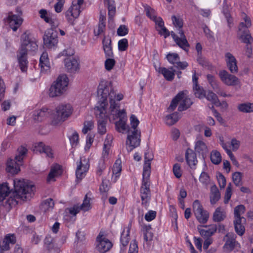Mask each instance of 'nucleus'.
Instances as JSON below:
<instances>
[{
	"label": "nucleus",
	"mask_w": 253,
	"mask_h": 253,
	"mask_svg": "<svg viewBox=\"0 0 253 253\" xmlns=\"http://www.w3.org/2000/svg\"><path fill=\"white\" fill-rule=\"evenodd\" d=\"M99 95L101 96L100 101H101L100 106H98L97 109L103 114L102 109L104 110V107H106L107 105V97H109L110 99V107L109 109V114L112 116L113 120L120 118L119 121L115 123L116 129L119 132L123 133L127 128L126 121V113L125 110H119V105L117 103H115L114 98L115 97V93L112 90V88L109 84L105 82H102L99 88Z\"/></svg>",
	"instance_id": "obj_1"
},
{
	"label": "nucleus",
	"mask_w": 253,
	"mask_h": 253,
	"mask_svg": "<svg viewBox=\"0 0 253 253\" xmlns=\"http://www.w3.org/2000/svg\"><path fill=\"white\" fill-rule=\"evenodd\" d=\"M13 183L14 191H10L7 183L0 185V202L8 196L5 202V206L8 209L16 206L19 200H29L35 189L34 185L24 180L15 179Z\"/></svg>",
	"instance_id": "obj_2"
},
{
	"label": "nucleus",
	"mask_w": 253,
	"mask_h": 253,
	"mask_svg": "<svg viewBox=\"0 0 253 253\" xmlns=\"http://www.w3.org/2000/svg\"><path fill=\"white\" fill-rule=\"evenodd\" d=\"M38 49L37 42L30 34L24 33L21 36V45L17 55L20 68L22 72L27 68V54L28 50L35 51Z\"/></svg>",
	"instance_id": "obj_3"
},
{
	"label": "nucleus",
	"mask_w": 253,
	"mask_h": 253,
	"mask_svg": "<svg viewBox=\"0 0 253 253\" xmlns=\"http://www.w3.org/2000/svg\"><path fill=\"white\" fill-rule=\"evenodd\" d=\"M131 128L128 130V134L126 141V146L128 152L139 146L141 141V131L137 127L139 123V120L134 115L130 118Z\"/></svg>",
	"instance_id": "obj_4"
},
{
	"label": "nucleus",
	"mask_w": 253,
	"mask_h": 253,
	"mask_svg": "<svg viewBox=\"0 0 253 253\" xmlns=\"http://www.w3.org/2000/svg\"><path fill=\"white\" fill-rule=\"evenodd\" d=\"M171 19L174 26L178 28V34L179 35V37L177 36L173 31H171L170 33L171 36L180 47L185 51H188V47L189 46V44L184 34V32L181 29L183 26L182 19L179 17H177L175 15H172Z\"/></svg>",
	"instance_id": "obj_5"
},
{
	"label": "nucleus",
	"mask_w": 253,
	"mask_h": 253,
	"mask_svg": "<svg viewBox=\"0 0 253 253\" xmlns=\"http://www.w3.org/2000/svg\"><path fill=\"white\" fill-rule=\"evenodd\" d=\"M68 78L65 75L59 76L49 89L48 95L50 97L62 95L67 90Z\"/></svg>",
	"instance_id": "obj_6"
},
{
	"label": "nucleus",
	"mask_w": 253,
	"mask_h": 253,
	"mask_svg": "<svg viewBox=\"0 0 253 253\" xmlns=\"http://www.w3.org/2000/svg\"><path fill=\"white\" fill-rule=\"evenodd\" d=\"M186 92H187L186 90L181 91L175 96L172 100L170 105L168 108L169 111H173L176 108L178 104H179L178 108L179 111L185 110L190 107L193 102L191 101V99L186 95Z\"/></svg>",
	"instance_id": "obj_7"
},
{
	"label": "nucleus",
	"mask_w": 253,
	"mask_h": 253,
	"mask_svg": "<svg viewBox=\"0 0 253 253\" xmlns=\"http://www.w3.org/2000/svg\"><path fill=\"white\" fill-rule=\"evenodd\" d=\"M27 150L23 147H21L17 150V154L14 159H9L6 163V170L7 172L15 174L20 170V164L23 159V157L26 154Z\"/></svg>",
	"instance_id": "obj_8"
},
{
	"label": "nucleus",
	"mask_w": 253,
	"mask_h": 253,
	"mask_svg": "<svg viewBox=\"0 0 253 253\" xmlns=\"http://www.w3.org/2000/svg\"><path fill=\"white\" fill-rule=\"evenodd\" d=\"M72 113V107L69 104H61L56 108L52 123L57 125L65 121Z\"/></svg>",
	"instance_id": "obj_9"
},
{
	"label": "nucleus",
	"mask_w": 253,
	"mask_h": 253,
	"mask_svg": "<svg viewBox=\"0 0 253 253\" xmlns=\"http://www.w3.org/2000/svg\"><path fill=\"white\" fill-rule=\"evenodd\" d=\"M150 174H148V172L143 174L142 183L140 189L141 198L142 204L146 206L149 202L150 197V181L149 177Z\"/></svg>",
	"instance_id": "obj_10"
},
{
	"label": "nucleus",
	"mask_w": 253,
	"mask_h": 253,
	"mask_svg": "<svg viewBox=\"0 0 253 253\" xmlns=\"http://www.w3.org/2000/svg\"><path fill=\"white\" fill-rule=\"evenodd\" d=\"M193 211L198 221L206 223L209 217V212L204 210L199 201L196 200L193 203Z\"/></svg>",
	"instance_id": "obj_11"
},
{
	"label": "nucleus",
	"mask_w": 253,
	"mask_h": 253,
	"mask_svg": "<svg viewBox=\"0 0 253 253\" xmlns=\"http://www.w3.org/2000/svg\"><path fill=\"white\" fill-rule=\"evenodd\" d=\"M219 77L222 82L228 86H236L239 88L241 86L240 79L234 75L229 74L225 70H222L219 73Z\"/></svg>",
	"instance_id": "obj_12"
},
{
	"label": "nucleus",
	"mask_w": 253,
	"mask_h": 253,
	"mask_svg": "<svg viewBox=\"0 0 253 253\" xmlns=\"http://www.w3.org/2000/svg\"><path fill=\"white\" fill-rule=\"evenodd\" d=\"M84 0H78L77 3H72L68 10L65 13V16L68 21L73 24L74 20L77 18L81 12V6L83 4Z\"/></svg>",
	"instance_id": "obj_13"
},
{
	"label": "nucleus",
	"mask_w": 253,
	"mask_h": 253,
	"mask_svg": "<svg viewBox=\"0 0 253 253\" xmlns=\"http://www.w3.org/2000/svg\"><path fill=\"white\" fill-rule=\"evenodd\" d=\"M43 43L47 48H52L58 42L57 34L52 28L47 30L43 36Z\"/></svg>",
	"instance_id": "obj_14"
},
{
	"label": "nucleus",
	"mask_w": 253,
	"mask_h": 253,
	"mask_svg": "<svg viewBox=\"0 0 253 253\" xmlns=\"http://www.w3.org/2000/svg\"><path fill=\"white\" fill-rule=\"evenodd\" d=\"M89 168L88 160L85 158H81L80 162L77 163V167L76 171V178L78 181L81 180L84 177Z\"/></svg>",
	"instance_id": "obj_15"
},
{
	"label": "nucleus",
	"mask_w": 253,
	"mask_h": 253,
	"mask_svg": "<svg viewBox=\"0 0 253 253\" xmlns=\"http://www.w3.org/2000/svg\"><path fill=\"white\" fill-rule=\"evenodd\" d=\"M98 106L95 107L96 110V114L98 118V131L100 134H104L106 132V125L107 122V116L105 115V108L104 107V110L102 109L103 111V114H100L99 110H97V107Z\"/></svg>",
	"instance_id": "obj_16"
},
{
	"label": "nucleus",
	"mask_w": 253,
	"mask_h": 253,
	"mask_svg": "<svg viewBox=\"0 0 253 253\" xmlns=\"http://www.w3.org/2000/svg\"><path fill=\"white\" fill-rule=\"evenodd\" d=\"M112 243L108 239L103 237L100 233L96 238V249L100 252L104 253L112 247Z\"/></svg>",
	"instance_id": "obj_17"
},
{
	"label": "nucleus",
	"mask_w": 253,
	"mask_h": 253,
	"mask_svg": "<svg viewBox=\"0 0 253 253\" xmlns=\"http://www.w3.org/2000/svg\"><path fill=\"white\" fill-rule=\"evenodd\" d=\"M64 63L67 71L71 74H76L80 71V65L79 59L70 57L65 59Z\"/></svg>",
	"instance_id": "obj_18"
},
{
	"label": "nucleus",
	"mask_w": 253,
	"mask_h": 253,
	"mask_svg": "<svg viewBox=\"0 0 253 253\" xmlns=\"http://www.w3.org/2000/svg\"><path fill=\"white\" fill-rule=\"evenodd\" d=\"M90 198H87L86 194L84 198L83 204L81 206L75 205L73 207L68 209L70 214L76 215L81 210L84 211H88L91 209Z\"/></svg>",
	"instance_id": "obj_19"
},
{
	"label": "nucleus",
	"mask_w": 253,
	"mask_h": 253,
	"mask_svg": "<svg viewBox=\"0 0 253 253\" xmlns=\"http://www.w3.org/2000/svg\"><path fill=\"white\" fill-rule=\"evenodd\" d=\"M243 23H240L238 26L237 38L242 42L248 44H252L253 42V38L249 30H243Z\"/></svg>",
	"instance_id": "obj_20"
},
{
	"label": "nucleus",
	"mask_w": 253,
	"mask_h": 253,
	"mask_svg": "<svg viewBox=\"0 0 253 253\" xmlns=\"http://www.w3.org/2000/svg\"><path fill=\"white\" fill-rule=\"evenodd\" d=\"M49 115L48 109L43 107L33 112L32 118L35 122L39 123L44 121Z\"/></svg>",
	"instance_id": "obj_21"
},
{
	"label": "nucleus",
	"mask_w": 253,
	"mask_h": 253,
	"mask_svg": "<svg viewBox=\"0 0 253 253\" xmlns=\"http://www.w3.org/2000/svg\"><path fill=\"white\" fill-rule=\"evenodd\" d=\"M7 19L9 26L14 31H16L23 22V19L19 16L13 14L12 12H8Z\"/></svg>",
	"instance_id": "obj_22"
},
{
	"label": "nucleus",
	"mask_w": 253,
	"mask_h": 253,
	"mask_svg": "<svg viewBox=\"0 0 253 253\" xmlns=\"http://www.w3.org/2000/svg\"><path fill=\"white\" fill-rule=\"evenodd\" d=\"M227 66L232 74H236L238 71L237 61L235 57L230 52H227L225 55Z\"/></svg>",
	"instance_id": "obj_23"
},
{
	"label": "nucleus",
	"mask_w": 253,
	"mask_h": 253,
	"mask_svg": "<svg viewBox=\"0 0 253 253\" xmlns=\"http://www.w3.org/2000/svg\"><path fill=\"white\" fill-rule=\"evenodd\" d=\"M233 224L236 233L239 236H243L245 232V225L246 219L245 217L234 218Z\"/></svg>",
	"instance_id": "obj_24"
},
{
	"label": "nucleus",
	"mask_w": 253,
	"mask_h": 253,
	"mask_svg": "<svg viewBox=\"0 0 253 253\" xmlns=\"http://www.w3.org/2000/svg\"><path fill=\"white\" fill-rule=\"evenodd\" d=\"M194 149L195 152L201 155L203 159H205L209 154V149L206 144L202 140L196 142Z\"/></svg>",
	"instance_id": "obj_25"
},
{
	"label": "nucleus",
	"mask_w": 253,
	"mask_h": 253,
	"mask_svg": "<svg viewBox=\"0 0 253 253\" xmlns=\"http://www.w3.org/2000/svg\"><path fill=\"white\" fill-rule=\"evenodd\" d=\"M236 235L233 233H228L226 235L224 239L226 238V243L224 248L227 251L230 252L233 250L237 243L236 241Z\"/></svg>",
	"instance_id": "obj_26"
},
{
	"label": "nucleus",
	"mask_w": 253,
	"mask_h": 253,
	"mask_svg": "<svg viewBox=\"0 0 253 253\" xmlns=\"http://www.w3.org/2000/svg\"><path fill=\"white\" fill-rule=\"evenodd\" d=\"M39 66L41 72L42 73H46L49 71L50 67L46 52H43L42 54L40 59Z\"/></svg>",
	"instance_id": "obj_27"
},
{
	"label": "nucleus",
	"mask_w": 253,
	"mask_h": 253,
	"mask_svg": "<svg viewBox=\"0 0 253 253\" xmlns=\"http://www.w3.org/2000/svg\"><path fill=\"white\" fill-rule=\"evenodd\" d=\"M185 159L188 165L191 168H193L198 162L196 152L191 149H187L185 153Z\"/></svg>",
	"instance_id": "obj_28"
},
{
	"label": "nucleus",
	"mask_w": 253,
	"mask_h": 253,
	"mask_svg": "<svg viewBox=\"0 0 253 253\" xmlns=\"http://www.w3.org/2000/svg\"><path fill=\"white\" fill-rule=\"evenodd\" d=\"M157 71L163 74L165 79L167 81H171L173 80L175 72L174 67H171L169 69L165 67H159Z\"/></svg>",
	"instance_id": "obj_29"
},
{
	"label": "nucleus",
	"mask_w": 253,
	"mask_h": 253,
	"mask_svg": "<svg viewBox=\"0 0 253 253\" xmlns=\"http://www.w3.org/2000/svg\"><path fill=\"white\" fill-rule=\"evenodd\" d=\"M226 217L225 210L221 207L217 208L213 213L212 219L214 222L223 221Z\"/></svg>",
	"instance_id": "obj_30"
},
{
	"label": "nucleus",
	"mask_w": 253,
	"mask_h": 253,
	"mask_svg": "<svg viewBox=\"0 0 253 253\" xmlns=\"http://www.w3.org/2000/svg\"><path fill=\"white\" fill-rule=\"evenodd\" d=\"M16 242V238L13 234H8L4 238L2 242V245H0L1 252L7 251L9 249V244L14 245Z\"/></svg>",
	"instance_id": "obj_31"
},
{
	"label": "nucleus",
	"mask_w": 253,
	"mask_h": 253,
	"mask_svg": "<svg viewBox=\"0 0 253 253\" xmlns=\"http://www.w3.org/2000/svg\"><path fill=\"white\" fill-rule=\"evenodd\" d=\"M210 191V202L212 205H214L220 199V193L215 185L211 187Z\"/></svg>",
	"instance_id": "obj_32"
},
{
	"label": "nucleus",
	"mask_w": 253,
	"mask_h": 253,
	"mask_svg": "<svg viewBox=\"0 0 253 253\" xmlns=\"http://www.w3.org/2000/svg\"><path fill=\"white\" fill-rule=\"evenodd\" d=\"M60 170L61 167L60 165L56 164L52 166L47 178V182H49L51 181H54L55 180V177L60 175Z\"/></svg>",
	"instance_id": "obj_33"
},
{
	"label": "nucleus",
	"mask_w": 253,
	"mask_h": 253,
	"mask_svg": "<svg viewBox=\"0 0 253 253\" xmlns=\"http://www.w3.org/2000/svg\"><path fill=\"white\" fill-rule=\"evenodd\" d=\"M36 148L37 150H38L41 153H44L46 154L47 157L49 158L53 157V154L51 148L48 146H46L43 143L40 142Z\"/></svg>",
	"instance_id": "obj_34"
},
{
	"label": "nucleus",
	"mask_w": 253,
	"mask_h": 253,
	"mask_svg": "<svg viewBox=\"0 0 253 253\" xmlns=\"http://www.w3.org/2000/svg\"><path fill=\"white\" fill-rule=\"evenodd\" d=\"M198 229L202 236L210 238L216 231L217 227L216 225L213 224L210 225L209 228L207 229H200L199 227Z\"/></svg>",
	"instance_id": "obj_35"
},
{
	"label": "nucleus",
	"mask_w": 253,
	"mask_h": 253,
	"mask_svg": "<svg viewBox=\"0 0 253 253\" xmlns=\"http://www.w3.org/2000/svg\"><path fill=\"white\" fill-rule=\"evenodd\" d=\"M107 3L108 14L109 20H112L116 14V9L115 2L114 0H105Z\"/></svg>",
	"instance_id": "obj_36"
},
{
	"label": "nucleus",
	"mask_w": 253,
	"mask_h": 253,
	"mask_svg": "<svg viewBox=\"0 0 253 253\" xmlns=\"http://www.w3.org/2000/svg\"><path fill=\"white\" fill-rule=\"evenodd\" d=\"M144 164L143 167V174H145V172H148V174H150L151 163L153 159V157L149 152L145 153Z\"/></svg>",
	"instance_id": "obj_37"
},
{
	"label": "nucleus",
	"mask_w": 253,
	"mask_h": 253,
	"mask_svg": "<svg viewBox=\"0 0 253 253\" xmlns=\"http://www.w3.org/2000/svg\"><path fill=\"white\" fill-rule=\"evenodd\" d=\"M237 108L240 112L244 113L253 112V103L246 102L238 104Z\"/></svg>",
	"instance_id": "obj_38"
},
{
	"label": "nucleus",
	"mask_w": 253,
	"mask_h": 253,
	"mask_svg": "<svg viewBox=\"0 0 253 253\" xmlns=\"http://www.w3.org/2000/svg\"><path fill=\"white\" fill-rule=\"evenodd\" d=\"M179 117L177 112L167 115L165 119L166 124L168 126H172L176 123L179 120Z\"/></svg>",
	"instance_id": "obj_39"
},
{
	"label": "nucleus",
	"mask_w": 253,
	"mask_h": 253,
	"mask_svg": "<svg viewBox=\"0 0 253 253\" xmlns=\"http://www.w3.org/2000/svg\"><path fill=\"white\" fill-rule=\"evenodd\" d=\"M241 16L244 21L241 22L240 23H243V30H249V28L252 25L251 20L250 18L244 12H242Z\"/></svg>",
	"instance_id": "obj_40"
},
{
	"label": "nucleus",
	"mask_w": 253,
	"mask_h": 253,
	"mask_svg": "<svg viewBox=\"0 0 253 253\" xmlns=\"http://www.w3.org/2000/svg\"><path fill=\"white\" fill-rule=\"evenodd\" d=\"M193 90L196 97L202 98L206 96V92L203 88L199 85H193Z\"/></svg>",
	"instance_id": "obj_41"
},
{
	"label": "nucleus",
	"mask_w": 253,
	"mask_h": 253,
	"mask_svg": "<svg viewBox=\"0 0 253 253\" xmlns=\"http://www.w3.org/2000/svg\"><path fill=\"white\" fill-rule=\"evenodd\" d=\"M211 160L215 165H218L221 161V156L217 151H212L211 153Z\"/></svg>",
	"instance_id": "obj_42"
},
{
	"label": "nucleus",
	"mask_w": 253,
	"mask_h": 253,
	"mask_svg": "<svg viewBox=\"0 0 253 253\" xmlns=\"http://www.w3.org/2000/svg\"><path fill=\"white\" fill-rule=\"evenodd\" d=\"M129 232L130 229L127 228V230L125 231L124 230L121 235V242L124 247L127 245L129 240Z\"/></svg>",
	"instance_id": "obj_43"
},
{
	"label": "nucleus",
	"mask_w": 253,
	"mask_h": 253,
	"mask_svg": "<svg viewBox=\"0 0 253 253\" xmlns=\"http://www.w3.org/2000/svg\"><path fill=\"white\" fill-rule=\"evenodd\" d=\"M246 211L245 207L243 205H240L236 206L234 210V218H241L244 217L241 216Z\"/></svg>",
	"instance_id": "obj_44"
},
{
	"label": "nucleus",
	"mask_w": 253,
	"mask_h": 253,
	"mask_svg": "<svg viewBox=\"0 0 253 253\" xmlns=\"http://www.w3.org/2000/svg\"><path fill=\"white\" fill-rule=\"evenodd\" d=\"M54 203L53 200L51 198L48 199L44 201L41 206V209L44 211H49L50 209H53Z\"/></svg>",
	"instance_id": "obj_45"
},
{
	"label": "nucleus",
	"mask_w": 253,
	"mask_h": 253,
	"mask_svg": "<svg viewBox=\"0 0 253 253\" xmlns=\"http://www.w3.org/2000/svg\"><path fill=\"white\" fill-rule=\"evenodd\" d=\"M242 173L240 172H235L232 174V180L237 186H240L242 184Z\"/></svg>",
	"instance_id": "obj_46"
},
{
	"label": "nucleus",
	"mask_w": 253,
	"mask_h": 253,
	"mask_svg": "<svg viewBox=\"0 0 253 253\" xmlns=\"http://www.w3.org/2000/svg\"><path fill=\"white\" fill-rule=\"evenodd\" d=\"M109 181L104 179L102 180V183L100 186L99 190L102 194L105 195L109 189Z\"/></svg>",
	"instance_id": "obj_47"
},
{
	"label": "nucleus",
	"mask_w": 253,
	"mask_h": 253,
	"mask_svg": "<svg viewBox=\"0 0 253 253\" xmlns=\"http://www.w3.org/2000/svg\"><path fill=\"white\" fill-rule=\"evenodd\" d=\"M197 61L201 66L208 69H211L212 66L210 63L204 57L201 56H198Z\"/></svg>",
	"instance_id": "obj_48"
},
{
	"label": "nucleus",
	"mask_w": 253,
	"mask_h": 253,
	"mask_svg": "<svg viewBox=\"0 0 253 253\" xmlns=\"http://www.w3.org/2000/svg\"><path fill=\"white\" fill-rule=\"evenodd\" d=\"M167 58L169 63L172 64L174 66L178 62V60H180L178 54L175 53L168 54L167 56Z\"/></svg>",
	"instance_id": "obj_49"
},
{
	"label": "nucleus",
	"mask_w": 253,
	"mask_h": 253,
	"mask_svg": "<svg viewBox=\"0 0 253 253\" xmlns=\"http://www.w3.org/2000/svg\"><path fill=\"white\" fill-rule=\"evenodd\" d=\"M205 97H206L207 100L211 102L214 104L216 105L219 102L217 95L212 91L208 92L207 95Z\"/></svg>",
	"instance_id": "obj_50"
},
{
	"label": "nucleus",
	"mask_w": 253,
	"mask_h": 253,
	"mask_svg": "<svg viewBox=\"0 0 253 253\" xmlns=\"http://www.w3.org/2000/svg\"><path fill=\"white\" fill-rule=\"evenodd\" d=\"M122 170L121 160H117L113 167V173L118 176Z\"/></svg>",
	"instance_id": "obj_51"
},
{
	"label": "nucleus",
	"mask_w": 253,
	"mask_h": 253,
	"mask_svg": "<svg viewBox=\"0 0 253 253\" xmlns=\"http://www.w3.org/2000/svg\"><path fill=\"white\" fill-rule=\"evenodd\" d=\"M107 58V59L105 61V67L106 70L109 71L113 68L116 61L114 59L111 58V57Z\"/></svg>",
	"instance_id": "obj_52"
},
{
	"label": "nucleus",
	"mask_w": 253,
	"mask_h": 253,
	"mask_svg": "<svg viewBox=\"0 0 253 253\" xmlns=\"http://www.w3.org/2000/svg\"><path fill=\"white\" fill-rule=\"evenodd\" d=\"M128 41L126 39L120 40L118 42V48L120 51H124L128 47Z\"/></svg>",
	"instance_id": "obj_53"
},
{
	"label": "nucleus",
	"mask_w": 253,
	"mask_h": 253,
	"mask_svg": "<svg viewBox=\"0 0 253 253\" xmlns=\"http://www.w3.org/2000/svg\"><path fill=\"white\" fill-rule=\"evenodd\" d=\"M84 125L82 132L84 134H86L88 131L91 130L94 126L93 122L91 121H85Z\"/></svg>",
	"instance_id": "obj_54"
},
{
	"label": "nucleus",
	"mask_w": 253,
	"mask_h": 253,
	"mask_svg": "<svg viewBox=\"0 0 253 253\" xmlns=\"http://www.w3.org/2000/svg\"><path fill=\"white\" fill-rule=\"evenodd\" d=\"M128 30L125 25H121L117 29V34L120 36H124L128 33Z\"/></svg>",
	"instance_id": "obj_55"
},
{
	"label": "nucleus",
	"mask_w": 253,
	"mask_h": 253,
	"mask_svg": "<svg viewBox=\"0 0 253 253\" xmlns=\"http://www.w3.org/2000/svg\"><path fill=\"white\" fill-rule=\"evenodd\" d=\"M69 139L72 146H76L79 142L78 134L76 132H74L72 135L69 137Z\"/></svg>",
	"instance_id": "obj_56"
},
{
	"label": "nucleus",
	"mask_w": 253,
	"mask_h": 253,
	"mask_svg": "<svg viewBox=\"0 0 253 253\" xmlns=\"http://www.w3.org/2000/svg\"><path fill=\"white\" fill-rule=\"evenodd\" d=\"M207 79L213 89L217 88V86L218 85V84L212 75L210 74L208 75Z\"/></svg>",
	"instance_id": "obj_57"
},
{
	"label": "nucleus",
	"mask_w": 253,
	"mask_h": 253,
	"mask_svg": "<svg viewBox=\"0 0 253 253\" xmlns=\"http://www.w3.org/2000/svg\"><path fill=\"white\" fill-rule=\"evenodd\" d=\"M199 180L203 184L207 185L210 181V177L207 173L202 172L200 176Z\"/></svg>",
	"instance_id": "obj_58"
},
{
	"label": "nucleus",
	"mask_w": 253,
	"mask_h": 253,
	"mask_svg": "<svg viewBox=\"0 0 253 253\" xmlns=\"http://www.w3.org/2000/svg\"><path fill=\"white\" fill-rule=\"evenodd\" d=\"M217 180L220 188H224L226 185V179L224 175L219 173L217 176Z\"/></svg>",
	"instance_id": "obj_59"
},
{
	"label": "nucleus",
	"mask_w": 253,
	"mask_h": 253,
	"mask_svg": "<svg viewBox=\"0 0 253 253\" xmlns=\"http://www.w3.org/2000/svg\"><path fill=\"white\" fill-rule=\"evenodd\" d=\"M146 15L151 20H155L157 16L156 15L155 11L153 8L149 7L146 9Z\"/></svg>",
	"instance_id": "obj_60"
},
{
	"label": "nucleus",
	"mask_w": 253,
	"mask_h": 253,
	"mask_svg": "<svg viewBox=\"0 0 253 253\" xmlns=\"http://www.w3.org/2000/svg\"><path fill=\"white\" fill-rule=\"evenodd\" d=\"M240 141L236 138H233L231 141V146L233 151H237L240 147Z\"/></svg>",
	"instance_id": "obj_61"
},
{
	"label": "nucleus",
	"mask_w": 253,
	"mask_h": 253,
	"mask_svg": "<svg viewBox=\"0 0 253 253\" xmlns=\"http://www.w3.org/2000/svg\"><path fill=\"white\" fill-rule=\"evenodd\" d=\"M105 29V24H102V23H99L98 25V27L96 29H95L94 31V33L95 36H98L101 35L102 33L104 32V31Z\"/></svg>",
	"instance_id": "obj_62"
},
{
	"label": "nucleus",
	"mask_w": 253,
	"mask_h": 253,
	"mask_svg": "<svg viewBox=\"0 0 253 253\" xmlns=\"http://www.w3.org/2000/svg\"><path fill=\"white\" fill-rule=\"evenodd\" d=\"M173 172L174 175L177 178H179L181 176L180 166L178 164H175L173 167Z\"/></svg>",
	"instance_id": "obj_63"
},
{
	"label": "nucleus",
	"mask_w": 253,
	"mask_h": 253,
	"mask_svg": "<svg viewBox=\"0 0 253 253\" xmlns=\"http://www.w3.org/2000/svg\"><path fill=\"white\" fill-rule=\"evenodd\" d=\"M128 253H138V246L135 241L130 243Z\"/></svg>",
	"instance_id": "obj_64"
}]
</instances>
